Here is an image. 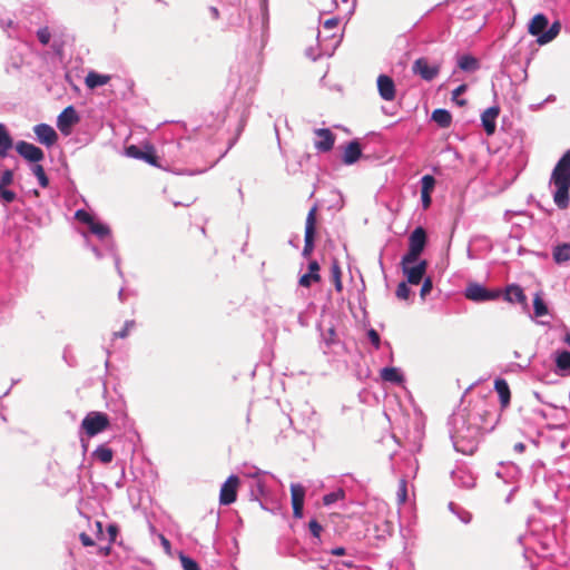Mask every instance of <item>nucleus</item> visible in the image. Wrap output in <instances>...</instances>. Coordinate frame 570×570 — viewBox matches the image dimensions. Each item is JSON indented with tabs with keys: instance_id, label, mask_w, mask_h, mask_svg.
I'll return each mask as SVG.
<instances>
[{
	"instance_id": "obj_1",
	"label": "nucleus",
	"mask_w": 570,
	"mask_h": 570,
	"mask_svg": "<svg viewBox=\"0 0 570 570\" xmlns=\"http://www.w3.org/2000/svg\"><path fill=\"white\" fill-rule=\"evenodd\" d=\"M482 414L475 409H460L454 412L449 421L451 426L450 435L453 446L463 454H473L482 438Z\"/></svg>"
},
{
	"instance_id": "obj_2",
	"label": "nucleus",
	"mask_w": 570,
	"mask_h": 570,
	"mask_svg": "<svg viewBox=\"0 0 570 570\" xmlns=\"http://www.w3.org/2000/svg\"><path fill=\"white\" fill-rule=\"evenodd\" d=\"M550 185L554 187L553 202L560 209L569 206L570 190V150L566 151L554 166Z\"/></svg>"
},
{
	"instance_id": "obj_3",
	"label": "nucleus",
	"mask_w": 570,
	"mask_h": 570,
	"mask_svg": "<svg viewBox=\"0 0 570 570\" xmlns=\"http://www.w3.org/2000/svg\"><path fill=\"white\" fill-rule=\"evenodd\" d=\"M426 244V232L423 227H416L409 237V250L403 256L405 263H416Z\"/></svg>"
},
{
	"instance_id": "obj_4",
	"label": "nucleus",
	"mask_w": 570,
	"mask_h": 570,
	"mask_svg": "<svg viewBox=\"0 0 570 570\" xmlns=\"http://www.w3.org/2000/svg\"><path fill=\"white\" fill-rule=\"evenodd\" d=\"M109 426L108 415L102 412H89L81 422V428L88 436H95Z\"/></svg>"
},
{
	"instance_id": "obj_5",
	"label": "nucleus",
	"mask_w": 570,
	"mask_h": 570,
	"mask_svg": "<svg viewBox=\"0 0 570 570\" xmlns=\"http://www.w3.org/2000/svg\"><path fill=\"white\" fill-rule=\"evenodd\" d=\"M501 295L500 291H491L478 283H471L464 291V296L473 302H489L499 298Z\"/></svg>"
},
{
	"instance_id": "obj_6",
	"label": "nucleus",
	"mask_w": 570,
	"mask_h": 570,
	"mask_svg": "<svg viewBox=\"0 0 570 570\" xmlns=\"http://www.w3.org/2000/svg\"><path fill=\"white\" fill-rule=\"evenodd\" d=\"M401 265L410 284L417 285L422 282L428 267L426 261L422 259L416 263H405L404 257H402Z\"/></svg>"
},
{
	"instance_id": "obj_7",
	"label": "nucleus",
	"mask_w": 570,
	"mask_h": 570,
	"mask_svg": "<svg viewBox=\"0 0 570 570\" xmlns=\"http://www.w3.org/2000/svg\"><path fill=\"white\" fill-rule=\"evenodd\" d=\"M316 210L317 207L313 206L306 217L305 224V239L302 255L308 257L314 249L315 225H316Z\"/></svg>"
},
{
	"instance_id": "obj_8",
	"label": "nucleus",
	"mask_w": 570,
	"mask_h": 570,
	"mask_svg": "<svg viewBox=\"0 0 570 570\" xmlns=\"http://www.w3.org/2000/svg\"><path fill=\"white\" fill-rule=\"evenodd\" d=\"M451 478L458 488L472 489L475 485V476L465 465H458L452 472Z\"/></svg>"
},
{
	"instance_id": "obj_9",
	"label": "nucleus",
	"mask_w": 570,
	"mask_h": 570,
	"mask_svg": "<svg viewBox=\"0 0 570 570\" xmlns=\"http://www.w3.org/2000/svg\"><path fill=\"white\" fill-rule=\"evenodd\" d=\"M239 483V479L237 475H229L227 480L223 483L219 493V502L223 505H229L236 501L237 498V487Z\"/></svg>"
},
{
	"instance_id": "obj_10",
	"label": "nucleus",
	"mask_w": 570,
	"mask_h": 570,
	"mask_svg": "<svg viewBox=\"0 0 570 570\" xmlns=\"http://www.w3.org/2000/svg\"><path fill=\"white\" fill-rule=\"evenodd\" d=\"M16 150L22 158L30 163L38 164L45 158V153L41 148L23 140L16 144Z\"/></svg>"
},
{
	"instance_id": "obj_11",
	"label": "nucleus",
	"mask_w": 570,
	"mask_h": 570,
	"mask_svg": "<svg viewBox=\"0 0 570 570\" xmlns=\"http://www.w3.org/2000/svg\"><path fill=\"white\" fill-rule=\"evenodd\" d=\"M79 121V116L73 106L65 108L57 118V127L65 136L70 135L71 127Z\"/></svg>"
},
{
	"instance_id": "obj_12",
	"label": "nucleus",
	"mask_w": 570,
	"mask_h": 570,
	"mask_svg": "<svg viewBox=\"0 0 570 570\" xmlns=\"http://www.w3.org/2000/svg\"><path fill=\"white\" fill-rule=\"evenodd\" d=\"M317 139L314 141V147L320 153H327L332 150L335 144V136L328 128H317L314 130Z\"/></svg>"
},
{
	"instance_id": "obj_13",
	"label": "nucleus",
	"mask_w": 570,
	"mask_h": 570,
	"mask_svg": "<svg viewBox=\"0 0 570 570\" xmlns=\"http://www.w3.org/2000/svg\"><path fill=\"white\" fill-rule=\"evenodd\" d=\"M33 132L37 140L46 147H52L57 140L58 135L56 130L48 124H38L33 127Z\"/></svg>"
},
{
	"instance_id": "obj_14",
	"label": "nucleus",
	"mask_w": 570,
	"mask_h": 570,
	"mask_svg": "<svg viewBox=\"0 0 570 570\" xmlns=\"http://www.w3.org/2000/svg\"><path fill=\"white\" fill-rule=\"evenodd\" d=\"M413 72L426 81L433 80L439 73V67L430 65L425 58H419L413 63Z\"/></svg>"
},
{
	"instance_id": "obj_15",
	"label": "nucleus",
	"mask_w": 570,
	"mask_h": 570,
	"mask_svg": "<svg viewBox=\"0 0 570 570\" xmlns=\"http://www.w3.org/2000/svg\"><path fill=\"white\" fill-rule=\"evenodd\" d=\"M554 372L560 376H570V351L557 350L553 353Z\"/></svg>"
},
{
	"instance_id": "obj_16",
	"label": "nucleus",
	"mask_w": 570,
	"mask_h": 570,
	"mask_svg": "<svg viewBox=\"0 0 570 570\" xmlns=\"http://www.w3.org/2000/svg\"><path fill=\"white\" fill-rule=\"evenodd\" d=\"M377 89L383 100L392 101L395 98V85L391 77L380 75L377 77Z\"/></svg>"
},
{
	"instance_id": "obj_17",
	"label": "nucleus",
	"mask_w": 570,
	"mask_h": 570,
	"mask_svg": "<svg viewBox=\"0 0 570 570\" xmlns=\"http://www.w3.org/2000/svg\"><path fill=\"white\" fill-rule=\"evenodd\" d=\"M500 109L499 107H490L487 110H484L481 115V121L482 126L484 128V131L487 135H493L497 128V118L499 116Z\"/></svg>"
},
{
	"instance_id": "obj_18",
	"label": "nucleus",
	"mask_w": 570,
	"mask_h": 570,
	"mask_svg": "<svg viewBox=\"0 0 570 570\" xmlns=\"http://www.w3.org/2000/svg\"><path fill=\"white\" fill-rule=\"evenodd\" d=\"M362 156L361 145L357 140H352L347 144L343 155V163L345 165L355 164Z\"/></svg>"
},
{
	"instance_id": "obj_19",
	"label": "nucleus",
	"mask_w": 570,
	"mask_h": 570,
	"mask_svg": "<svg viewBox=\"0 0 570 570\" xmlns=\"http://www.w3.org/2000/svg\"><path fill=\"white\" fill-rule=\"evenodd\" d=\"M267 478L263 476L258 480L252 481L249 484L250 497L253 500H259L261 498H267L269 490L267 488Z\"/></svg>"
},
{
	"instance_id": "obj_20",
	"label": "nucleus",
	"mask_w": 570,
	"mask_h": 570,
	"mask_svg": "<svg viewBox=\"0 0 570 570\" xmlns=\"http://www.w3.org/2000/svg\"><path fill=\"white\" fill-rule=\"evenodd\" d=\"M318 272V263L316 261H311L308 264V273L301 276L298 284L303 287H309L313 282H318L321 279Z\"/></svg>"
},
{
	"instance_id": "obj_21",
	"label": "nucleus",
	"mask_w": 570,
	"mask_h": 570,
	"mask_svg": "<svg viewBox=\"0 0 570 570\" xmlns=\"http://www.w3.org/2000/svg\"><path fill=\"white\" fill-rule=\"evenodd\" d=\"M549 20L543 13L535 14L529 23V33L535 36L537 39L548 27Z\"/></svg>"
},
{
	"instance_id": "obj_22",
	"label": "nucleus",
	"mask_w": 570,
	"mask_h": 570,
	"mask_svg": "<svg viewBox=\"0 0 570 570\" xmlns=\"http://www.w3.org/2000/svg\"><path fill=\"white\" fill-rule=\"evenodd\" d=\"M552 258L558 265L570 262V243L556 245L552 249Z\"/></svg>"
},
{
	"instance_id": "obj_23",
	"label": "nucleus",
	"mask_w": 570,
	"mask_h": 570,
	"mask_svg": "<svg viewBox=\"0 0 570 570\" xmlns=\"http://www.w3.org/2000/svg\"><path fill=\"white\" fill-rule=\"evenodd\" d=\"M504 299L510 303L524 304L527 302V296L522 287L517 284H511L505 289Z\"/></svg>"
},
{
	"instance_id": "obj_24",
	"label": "nucleus",
	"mask_w": 570,
	"mask_h": 570,
	"mask_svg": "<svg viewBox=\"0 0 570 570\" xmlns=\"http://www.w3.org/2000/svg\"><path fill=\"white\" fill-rule=\"evenodd\" d=\"M380 376L383 381L390 382L393 384H402L404 382V376L400 368L397 367H383L380 371Z\"/></svg>"
},
{
	"instance_id": "obj_25",
	"label": "nucleus",
	"mask_w": 570,
	"mask_h": 570,
	"mask_svg": "<svg viewBox=\"0 0 570 570\" xmlns=\"http://www.w3.org/2000/svg\"><path fill=\"white\" fill-rule=\"evenodd\" d=\"M432 120L441 128H449L452 122L451 112L443 108H438L432 112Z\"/></svg>"
},
{
	"instance_id": "obj_26",
	"label": "nucleus",
	"mask_w": 570,
	"mask_h": 570,
	"mask_svg": "<svg viewBox=\"0 0 570 570\" xmlns=\"http://www.w3.org/2000/svg\"><path fill=\"white\" fill-rule=\"evenodd\" d=\"M13 146V140L3 124H0V157H6Z\"/></svg>"
},
{
	"instance_id": "obj_27",
	"label": "nucleus",
	"mask_w": 570,
	"mask_h": 570,
	"mask_svg": "<svg viewBox=\"0 0 570 570\" xmlns=\"http://www.w3.org/2000/svg\"><path fill=\"white\" fill-rule=\"evenodd\" d=\"M109 80H110L109 75H102V73L91 71L86 77V85L89 88L94 89V88H97V87L108 83Z\"/></svg>"
},
{
	"instance_id": "obj_28",
	"label": "nucleus",
	"mask_w": 570,
	"mask_h": 570,
	"mask_svg": "<svg viewBox=\"0 0 570 570\" xmlns=\"http://www.w3.org/2000/svg\"><path fill=\"white\" fill-rule=\"evenodd\" d=\"M494 389L499 394L502 405H507L510 402V389L505 380L497 379L494 381Z\"/></svg>"
},
{
	"instance_id": "obj_29",
	"label": "nucleus",
	"mask_w": 570,
	"mask_h": 570,
	"mask_svg": "<svg viewBox=\"0 0 570 570\" xmlns=\"http://www.w3.org/2000/svg\"><path fill=\"white\" fill-rule=\"evenodd\" d=\"M458 66L463 71H474L479 69V61L471 55H463L458 59Z\"/></svg>"
},
{
	"instance_id": "obj_30",
	"label": "nucleus",
	"mask_w": 570,
	"mask_h": 570,
	"mask_svg": "<svg viewBox=\"0 0 570 570\" xmlns=\"http://www.w3.org/2000/svg\"><path fill=\"white\" fill-rule=\"evenodd\" d=\"M94 456L101 463L107 464L112 461L114 452L107 445L101 444L94 451Z\"/></svg>"
},
{
	"instance_id": "obj_31",
	"label": "nucleus",
	"mask_w": 570,
	"mask_h": 570,
	"mask_svg": "<svg viewBox=\"0 0 570 570\" xmlns=\"http://www.w3.org/2000/svg\"><path fill=\"white\" fill-rule=\"evenodd\" d=\"M90 232L95 234L100 240H105L110 235L108 225L95 220L89 227Z\"/></svg>"
},
{
	"instance_id": "obj_32",
	"label": "nucleus",
	"mask_w": 570,
	"mask_h": 570,
	"mask_svg": "<svg viewBox=\"0 0 570 570\" xmlns=\"http://www.w3.org/2000/svg\"><path fill=\"white\" fill-rule=\"evenodd\" d=\"M559 30H560V27L556 22L547 31H544L542 35H540L539 38L537 39V41L540 45H546V43L552 41L558 36Z\"/></svg>"
},
{
	"instance_id": "obj_33",
	"label": "nucleus",
	"mask_w": 570,
	"mask_h": 570,
	"mask_svg": "<svg viewBox=\"0 0 570 570\" xmlns=\"http://www.w3.org/2000/svg\"><path fill=\"white\" fill-rule=\"evenodd\" d=\"M533 309L537 317H541L548 314V306L544 303L541 293H537L533 298Z\"/></svg>"
},
{
	"instance_id": "obj_34",
	"label": "nucleus",
	"mask_w": 570,
	"mask_h": 570,
	"mask_svg": "<svg viewBox=\"0 0 570 570\" xmlns=\"http://www.w3.org/2000/svg\"><path fill=\"white\" fill-rule=\"evenodd\" d=\"M292 503H304L305 489L299 483L291 484Z\"/></svg>"
},
{
	"instance_id": "obj_35",
	"label": "nucleus",
	"mask_w": 570,
	"mask_h": 570,
	"mask_svg": "<svg viewBox=\"0 0 570 570\" xmlns=\"http://www.w3.org/2000/svg\"><path fill=\"white\" fill-rule=\"evenodd\" d=\"M31 171L32 174L37 177L38 179V183L39 185L42 187V188H46L48 187L49 185V179L45 173V169L41 165L39 164H35L32 167H31Z\"/></svg>"
},
{
	"instance_id": "obj_36",
	"label": "nucleus",
	"mask_w": 570,
	"mask_h": 570,
	"mask_svg": "<svg viewBox=\"0 0 570 570\" xmlns=\"http://www.w3.org/2000/svg\"><path fill=\"white\" fill-rule=\"evenodd\" d=\"M345 493L342 489H338L336 491L330 492L323 497V503L324 505H331L338 500H342L344 498Z\"/></svg>"
},
{
	"instance_id": "obj_37",
	"label": "nucleus",
	"mask_w": 570,
	"mask_h": 570,
	"mask_svg": "<svg viewBox=\"0 0 570 570\" xmlns=\"http://www.w3.org/2000/svg\"><path fill=\"white\" fill-rule=\"evenodd\" d=\"M332 278L335 285V289L337 292L342 291V281H341V268L337 262H334L331 267Z\"/></svg>"
},
{
	"instance_id": "obj_38",
	"label": "nucleus",
	"mask_w": 570,
	"mask_h": 570,
	"mask_svg": "<svg viewBox=\"0 0 570 570\" xmlns=\"http://www.w3.org/2000/svg\"><path fill=\"white\" fill-rule=\"evenodd\" d=\"M435 186V178L431 175H424L421 178V193H432Z\"/></svg>"
},
{
	"instance_id": "obj_39",
	"label": "nucleus",
	"mask_w": 570,
	"mask_h": 570,
	"mask_svg": "<svg viewBox=\"0 0 570 570\" xmlns=\"http://www.w3.org/2000/svg\"><path fill=\"white\" fill-rule=\"evenodd\" d=\"M75 217L83 223V224H87L88 227L91 226V224L96 220L87 210L85 209H78L75 214Z\"/></svg>"
},
{
	"instance_id": "obj_40",
	"label": "nucleus",
	"mask_w": 570,
	"mask_h": 570,
	"mask_svg": "<svg viewBox=\"0 0 570 570\" xmlns=\"http://www.w3.org/2000/svg\"><path fill=\"white\" fill-rule=\"evenodd\" d=\"M17 198V194L7 187L0 188V199L3 204H11Z\"/></svg>"
},
{
	"instance_id": "obj_41",
	"label": "nucleus",
	"mask_w": 570,
	"mask_h": 570,
	"mask_svg": "<svg viewBox=\"0 0 570 570\" xmlns=\"http://www.w3.org/2000/svg\"><path fill=\"white\" fill-rule=\"evenodd\" d=\"M180 563L184 570H200L198 563L187 556H180Z\"/></svg>"
},
{
	"instance_id": "obj_42",
	"label": "nucleus",
	"mask_w": 570,
	"mask_h": 570,
	"mask_svg": "<svg viewBox=\"0 0 570 570\" xmlns=\"http://www.w3.org/2000/svg\"><path fill=\"white\" fill-rule=\"evenodd\" d=\"M245 475L250 478L252 481L258 480V479H261L263 476L274 478V475L271 474L269 472L259 470L257 468H253L250 471L246 472Z\"/></svg>"
},
{
	"instance_id": "obj_43",
	"label": "nucleus",
	"mask_w": 570,
	"mask_h": 570,
	"mask_svg": "<svg viewBox=\"0 0 570 570\" xmlns=\"http://www.w3.org/2000/svg\"><path fill=\"white\" fill-rule=\"evenodd\" d=\"M397 500L400 503H404L407 499V489L405 479H401L397 489Z\"/></svg>"
},
{
	"instance_id": "obj_44",
	"label": "nucleus",
	"mask_w": 570,
	"mask_h": 570,
	"mask_svg": "<svg viewBox=\"0 0 570 570\" xmlns=\"http://www.w3.org/2000/svg\"><path fill=\"white\" fill-rule=\"evenodd\" d=\"M37 38L43 46L48 45L51 38V33L48 27L40 28L37 31Z\"/></svg>"
},
{
	"instance_id": "obj_45",
	"label": "nucleus",
	"mask_w": 570,
	"mask_h": 570,
	"mask_svg": "<svg viewBox=\"0 0 570 570\" xmlns=\"http://www.w3.org/2000/svg\"><path fill=\"white\" fill-rule=\"evenodd\" d=\"M410 293H411V289L405 282H401L397 285L396 293H395L397 298L407 299L410 296Z\"/></svg>"
},
{
	"instance_id": "obj_46",
	"label": "nucleus",
	"mask_w": 570,
	"mask_h": 570,
	"mask_svg": "<svg viewBox=\"0 0 570 570\" xmlns=\"http://www.w3.org/2000/svg\"><path fill=\"white\" fill-rule=\"evenodd\" d=\"M308 530L314 538L320 539L323 527L317 520L313 519L308 522Z\"/></svg>"
},
{
	"instance_id": "obj_47",
	"label": "nucleus",
	"mask_w": 570,
	"mask_h": 570,
	"mask_svg": "<svg viewBox=\"0 0 570 570\" xmlns=\"http://www.w3.org/2000/svg\"><path fill=\"white\" fill-rule=\"evenodd\" d=\"M466 85H460L452 91V100L455 101L458 105L463 106L465 104L464 99H459V97L465 92Z\"/></svg>"
},
{
	"instance_id": "obj_48",
	"label": "nucleus",
	"mask_w": 570,
	"mask_h": 570,
	"mask_svg": "<svg viewBox=\"0 0 570 570\" xmlns=\"http://www.w3.org/2000/svg\"><path fill=\"white\" fill-rule=\"evenodd\" d=\"M13 181V171L6 169L0 176V188L7 187Z\"/></svg>"
},
{
	"instance_id": "obj_49",
	"label": "nucleus",
	"mask_w": 570,
	"mask_h": 570,
	"mask_svg": "<svg viewBox=\"0 0 570 570\" xmlns=\"http://www.w3.org/2000/svg\"><path fill=\"white\" fill-rule=\"evenodd\" d=\"M135 326V322L134 321H126L125 324H124V327L122 330L118 331V332H115L114 333V336L115 337H118V338H125L128 336L129 334V331Z\"/></svg>"
},
{
	"instance_id": "obj_50",
	"label": "nucleus",
	"mask_w": 570,
	"mask_h": 570,
	"mask_svg": "<svg viewBox=\"0 0 570 570\" xmlns=\"http://www.w3.org/2000/svg\"><path fill=\"white\" fill-rule=\"evenodd\" d=\"M127 156L135 158V159H141L144 156V151L136 145H130L126 148Z\"/></svg>"
},
{
	"instance_id": "obj_51",
	"label": "nucleus",
	"mask_w": 570,
	"mask_h": 570,
	"mask_svg": "<svg viewBox=\"0 0 570 570\" xmlns=\"http://www.w3.org/2000/svg\"><path fill=\"white\" fill-rule=\"evenodd\" d=\"M107 246L108 248L110 249V252L112 253V256H114V261H115V266H116V269H117V273L122 276V271L120 268V257L115 253V244L111 239H108L107 242Z\"/></svg>"
},
{
	"instance_id": "obj_52",
	"label": "nucleus",
	"mask_w": 570,
	"mask_h": 570,
	"mask_svg": "<svg viewBox=\"0 0 570 570\" xmlns=\"http://www.w3.org/2000/svg\"><path fill=\"white\" fill-rule=\"evenodd\" d=\"M367 336H368V340L371 341V343L373 344V346L376 350H379L381 346V337H380L379 333L374 328H370L367 331Z\"/></svg>"
},
{
	"instance_id": "obj_53",
	"label": "nucleus",
	"mask_w": 570,
	"mask_h": 570,
	"mask_svg": "<svg viewBox=\"0 0 570 570\" xmlns=\"http://www.w3.org/2000/svg\"><path fill=\"white\" fill-rule=\"evenodd\" d=\"M432 287H433L432 279L430 277L424 278L422 287H421V292H420V296L422 299H424L425 296L432 291Z\"/></svg>"
},
{
	"instance_id": "obj_54",
	"label": "nucleus",
	"mask_w": 570,
	"mask_h": 570,
	"mask_svg": "<svg viewBox=\"0 0 570 570\" xmlns=\"http://www.w3.org/2000/svg\"><path fill=\"white\" fill-rule=\"evenodd\" d=\"M79 539L82 543L83 547H91L95 544L94 540L91 539V537L85 532H81L80 535H79Z\"/></svg>"
},
{
	"instance_id": "obj_55",
	"label": "nucleus",
	"mask_w": 570,
	"mask_h": 570,
	"mask_svg": "<svg viewBox=\"0 0 570 570\" xmlns=\"http://www.w3.org/2000/svg\"><path fill=\"white\" fill-rule=\"evenodd\" d=\"M293 507V515L297 519L303 517V507L304 503H292Z\"/></svg>"
},
{
	"instance_id": "obj_56",
	"label": "nucleus",
	"mask_w": 570,
	"mask_h": 570,
	"mask_svg": "<svg viewBox=\"0 0 570 570\" xmlns=\"http://www.w3.org/2000/svg\"><path fill=\"white\" fill-rule=\"evenodd\" d=\"M338 24V20L336 18H331V19H327L324 23H323V27L324 29L326 30H333L337 27Z\"/></svg>"
},
{
	"instance_id": "obj_57",
	"label": "nucleus",
	"mask_w": 570,
	"mask_h": 570,
	"mask_svg": "<svg viewBox=\"0 0 570 570\" xmlns=\"http://www.w3.org/2000/svg\"><path fill=\"white\" fill-rule=\"evenodd\" d=\"M327 553L332 554V556H347V551L345 548L343 547H335L328 551H326Z\"/></svg>"
},
{
	"instance_id": "obj_58",
	"label": "nucleus",
	"mask_w": 570,
	"mask_h": 570,
	"mask_svg": "<svg viewBox=\"0 0 570 570\" xmlns=\"http://www.w3.org/2000/svg\"><path fill=\"white\" fill-rule=\"evenodd\" d=\"M422 206L426 209L431 205V193H421Z\"/></svg>"
},
{
	"instance_id": "obj_59",
	"label": "nucleus",
	"mask_w": 570,
	"mask_h": 570,
	"mask_svg": "<svg viewBox=\"0 0 570 570\" xmlns=\"http://www.w3.org/2000/svg\"><path fill=\"white\" fill-rule=\"evenodd\" d=\"M144 156L145 157H141V160H145L146 163H148L150 165H156V156L154 154L144 151Z\"/></svg>"
},
{
	"instance_id": "obj_60",
	"label": "nucleus",
	"mask_w": 570,
	"mask_h": 570,
	"mask_svg": "<svg viewBox=\"0 0 570 570\" xmlns=\"http://www.w3.org/2000/svg\"><path fill=\"white\" fill-rule=\"evenodd\" d=\"M108 533H109V537H110V542L115 541L116 535H117V533H118V528H117V525H115V524H109V525H108Z\"/></svg>"
},
{
	"instance_id": "obj_61",
	"label": "nucleus",
	"mask_w": 570,
	"mask_h": 570,
	"mask_svg": "<svg viewBox=\"0 0 570 570\" xmlns=\"http://www.w3.org/2000/svg\"><path fill=\"white\" fill-rule=\"evenodd\" d=\"M306 56L309 57L312 60H316L318 57L322 56V52H315L313 48H308L306 50Z\"/></svg>"
},
{
	"instance_id": "obj_62",
	"label": "nucleus",
	"mask_w": 570,
	"mask_h": 570,
	"mask_svg": "<svg viewBox=\"0 0 570 570\" xmlns=\"http://www.w3.org/2000/svg\"><path fill=\"white\" fill-rule=\"evenodd\" d=\"M334 336H335V330L333 327H331L328 330L327 336H325L324 340L326 341L327 344H332L334 342Z\"/></svg>"
},
{
	"instance_id": "obj_63",
	"label": "nucleus",
	"mask_w": 570,
	"mask_h": 570,
	"mask_svg": "<svg viewBox=\"0 0 570 570\" xmlns=\"http://www.w3.org/2000/svg\"><path fill=\"white\" fill-rule=\"evenodd\" d=\"M340 564H342L343 567H346L348 569H352L355 567V563H354V560L353 559H345V560H342L341 562H338Z\"/></svg>"
},
{
	"instance_id": "obj_64",
	"label": "nucleus",
	"mask_w": 570,
	"mask_h": 570,
	"mask_svg": "<svg viewBox=\"0 0 570 570\" xmlns=\"http://www.w3.org/2000/svg\"><path fill=\"white\" fill-rule=\"evenodd\" d=\"M525 449V445L521 442L514 444V450L519 453H522Z\"/></svg>"
}]
</instances>
